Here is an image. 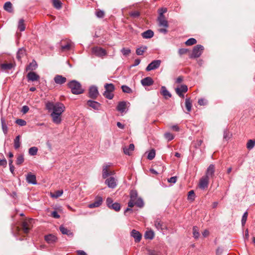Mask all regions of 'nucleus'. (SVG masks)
I'll return each instance as SVG.
<instances>
[{
  "instance_id": "64",
  "label": "nucleus",
  "mask_w": 255,
  "mask_h": 255,
  "mask_svg": "<svg viewBox=\"0 0 255 255\" xmlns=\"http://www.w3.org/2000/svg\"><path fill=\"white\" fill-rule=\"evenodd\" d=\"M177 177L176 176H173L168 179V182L171 183H175L177 181Z\"/></svg>"
},
{
  "instance_id": "9",
  "label": "nucleus",
  "mask_w": 255,
  "mask_h": 255,
  "mask_svg": "<svg viewBox=\"0 0 255 255\" xmlns=\"http://www.w3.org/2000/svg\"><path fill=\"white\" fill-rule=\"evenodd\" d=\"M188 90L187 86L185 85H181L179 87L175 89L176 94L181 98L184 97L183 93H186Z\"/></svg>"
},
{
  "instance_id": "20",
  "label": "nucleus",
  "mask_w": 255,
  "mask_h": 255,
  "mask_svg": "<svg viewBox=\"0 0 255 255\" xmlns=\"http://www.w3.org/2000/svg\"><path fill=\"white\" fill-rule=\"evenodd\" d=\"M154 226L158 230H163L166 229L165 224L159 219H157L155 221Z\"/></svg>"
},
{
  "instance_id": "16",
  "label": "nucleus",
  "mask_w": 255,
  "mask_h": 255,
  "mask_svg": "<svg viewBox=\"0 0 255 255\" xmlns=\"http://www.w3.org/2000/svg\"><path fill=\"white\" fill-rule=\"evenodd\" d=\"M50 116L53 123L56 124H59L61 122V115L55 113H51Z\"/></svg>"
},
{
  "instance_id": "53",
  "label": "nucleus",
  "mask_w": 255,
  "mask_h": 255,
  "mask_svg": "<svg viewBox=\"0 0 255 255\" xmlns=\"http://www.w3.org/2000/svg\"><path fill=\"white\" fill-rule=\"evenodd\" d=\"M121 52L122 53V54L124 55V56H128V55L130 52H131V51L128 48H123L122 50H121Z\"/></svg>"
},
{
  "instance_id": "27",
  "label": "nucleus",
  "mask_w": 255,
  "mask_h": 255,
  "mask_svg": "<svg viewBox=\"0 0 255 255\" xmlns=\"http://www.w3.org/2000/svg\"><path fill=\"white\" fill-rule=\"evenodd\" d=\"M127 107L126 102L123 101L119 103L117 109L118 111L123 113L125 111Z\"/></svg>"
},
{
  "instance_id": "59",
  "label": "nucleus",
  "mask_w": 255,
  "mask_h": 255,
  "mask_svg": "<svg viewBox=\"0 0 255 255\" xmlns=\"http://www.w3.org/2000/svg\"><path fill=\"white\" fill-rule=\"evenodd\" d=\"M202 143H203V140H202V139H199L198 140V139L194 143H193L194 146L196 148H198L199 146H200L201 145Z\"/></svg>"
},
{
  "instance_id": "48",
  "label": "nucleus",
  "mask_w": 255,
  "mask_h": 255,
  "mask_svg": "<svg viewBox=\"0 0 255 255\" xmlns=\"http://www.w3.org/2000/svg\"><path fill=\"white\" fill-rule=\"evenodd\" d=\"M110 208L114 209L116 211H119L121 209V206L119 203L116 202L112 204Z\"/></svg>"
},
{
  "instance_id": "7",
  "label": "nucleus",
  "mask_w": 255,
  "mask_h": 255,
  "mask_svg": "<svg viewBox=\"0 0 255 255\" xmlns=\"http://www.w3.org/2000/svg\"><path fill=\"white\" fill-rule=\"evenodd\" d=\"M209 179L206 176H203L199 180L198 187L202 190H205L208 188L209 185Z\"/></svg>"
},
{
  "instance_id": "62",
  "label": "nucleus",
  "mask_w": 255,
  "mask_h": 255,
  "mask_svg": "<svg viewBox=\"0 0 255 255\" xmlns=\"http://www.w3.org/2000/svg\"><path fill=\"white\" fill-rule=\"evenodd\" d=\"M195 193L193 190H191L188 192V199L193 200L194 199Z\"/></svg>"
},
{
  "instance_id": "29",
  "label": "nucleus",
  "mask_w": 255,
  "mask_h": 255,
  "mask_svg": "<svg viewBox=\"0 0 255 255\" xmlns=\"http://www.w3.org/2000/svg\"><path fill=\"white\" fill-rule=\"evenodd\" d=\"M130 198V200L128 202V207L132 208L135 205L134 201L136 200V193H131Z\"/></svg>"
},
{
  "instance_id": "5",
  "label": "nucleus",
  "mask_w": 255,
  "mask_h": 255,
  "mask_svg": "<svg viewBox=\"0 0 255 255\" xmlns=\"http://www.w3.org/2000/svg\"><path fill=\"white\" fill-rule=\"evenodd\" d=\"M92 53L96 56L102 57L107 55L106 51L100 47H95L92 48Z\"/></svg>"
},
{
  "instance_id": "42",
  "label": "nucleus",
  "mask_w": 255,
  "mask_h": 255,
  "mask_svg": "<svg viewBox=\"0 0 255 255\" xmlns=\"http://www.w3.org/2000/svg\"><path fill=\"white\" fill-rule=\"evenodd\" d=\"M25 54V50L23 49H20L17 53V58L19 60Z\"/></svg>"
},
{
  "instance_id": "43",
  "label": "nucleus",
  "mask_w": 255,
  "mask_h": 255,
  "mask_svg": "<svg viewBox=\"0 0 255 255\" xmlns=\"http://www.w3.org/2000/svg\"><path fill=\"white\" fill-rule=\"evenodd\" d=\"M52 3L55 8L57 9L61 8L62 3L59 0H53Z\"/></svg>"
},
{
  "instance_id": "37",
  "label": "nucleus",
  "mask_w": 255,
  "mask_h": 255,
  "mask_svg": "<svg viewBox=\"0 0 255 255\" xmlns=\"http://www.w3.org/2000/svg\"><path fill=\"white\" fill-rule=\"evenodd\" d=\"M154 234L152 231H147L145 232L144 237L145 239H152L154 238Z\"/></svg>"
},
{
  "instance_id": "28",
  "label": "nucleus",
  "mask_w": 255,
  "mask_h": 255,
  "mask_svg": "<svg viewBox=\"0 0 255 255\" xmlns=\"http://www.w3.org/2000/svg\"><path fill=\"white\" fill-rule=\"evenodd\" d=\"M154 32L152 30L149 29L147 30L143 33H142L141 35L144 38H150L153 36Z\"/></svg>"
},
{
  "instance_id": "10",
  "label": "nucleus",
  "mask_w": 255,
  "mask_h": 255,
  "mask_svg": "<svg viewBox=\"0 0 255 255\" xmlns=\"http://www.w3.org/2000/svg\"><path fill=\"white\" fill-rule=\"evenodd\" d=\"M105 184L109 188L114 189L117 186V180L114 177H110L105 180Z\"/></svg>"
},
{
  "instance_id": "56",
  "label": "nucleus",
  "mask_w": 255,
  "mask_h": 255,
  "mask_svg": "<svg viewBox=\"0 0 255 255\" xmlns=\"http://www.w3.org/2000/svg\"><path fill=\"white\" fill-rule=\"evenodd\" d=\"M248 213L247 212H246L243 217H242V226H244L247 221V218H248Z\"/></svg>"
},
{
  "instance_id": "63",
  "label": "nucleus",
  "mask_w": 255,
  "mask_h": 255,
  "mask_svg": "<svg viewBox=\"0 0 255 255\" xmlns=\"http://www.w3.org/2000/svg\"><path fill=\"white\" fill-rule=\"evenodd\" d=\"M107 206L109 208H111V205L113 204V200L111 198H108L106 200Z\"/></svg>"
},
{
  "instance_id": "54",
  "label": "nucleus",
  "mask_w": 255,
  "mask_h": 255,
  "mask_svg": "<svg viewBox=\"0 0 255 255\" xmlns=\"http://www.w3.org/2000/svg\"><path fill=\"white\" fill-rule=\"evenodd\" d=\"M255 144V142L253 140L250 139L248 141L247 144V147L248 149H252L253 148Z\"/></svg>"
},
{
  "instance_id": "15",
  "label": "nucleus",
  "mask_w": 255,
  "mask_h": 255,
  "mask_svg": "<svg viewBox=\"0 0 255 255\" xmlns=\"http://www.w3.org/2000/svg\"><path fill=\"white\" fill-rule=\"evenodd\" d=\"M26 181L29 184L35 185L37 184L36 176L31 172L28 173L26 177Z\"/></svg>"
},
{
  "instance_id": "55",
  "label": "nucleus",
  "mask_w": 255,
  "mask_h": 255,
  "mask_svg": "<svg viewBox=\"0 0 255 255\" xmlns=\"http://www.w3.org/2000/svg\"><path fill=\"white\" fill-rule=\"evenodd\" d=\"M165 137L168 140H171L174 138V135L170 132H166L164 134Z\"/></svg>"
},
{
  "instance_id": "41",
  "label": "nucleus",
  "mask_w": 255,
  "mask_h": 255,
  "mask_svg": "<svg viewBox=\"0 0 255 255\" xmlns=\"http://www.w3.org/2000/svg\"><path fill=\"white\" fill-rule=\"evenodd\" d=\"M185 107L188 112L191 111L192 108V103L189 98H187L185 100Z\"/></svg>"
},
{
  "instance_id": "36",
  "label": "nucleus",
  "mask_w": 255,
  "mask_h": 255,
  "mask_svg": "<svg viewBox=\"0 0 255 255\" xmlns=\"http://www.w3.org/2000/svg\"><path fill=\"white\" fill-rule=\"evenodd\" d=\"M63 193L62 190H59L55 191L54 193H51V196L53 198H57L60 196H61Z\"/></svg>"
},
{
  "instance_id": "18",
  "label": "nucleus",
  "mask_w": 255,
  "mask_h": 255,
  "mask_svg": "<svg viewBox=\"0 0 255 255\" xmlns=\"http://www.w3.org/2000/svg\"><path fill=\"white\" fill-rule=\"evenodd\" d=\"M131 236L134 239L135 242H139L141 239V235L135 230H132L131 232Z\"/></svg>"
},
{
  "instance_id": "33",
  "label": "nucleus",
  "mask_w": 255,
  "mask_h": 255,
  "mask_svg": "<svg viewBox=\"0 0 255 255\" xmlns=\"http://www.w3.org/2000/svg\"><path fill=\"white\" fill-rule=\"evenodd\" d=\"M37 66L36 61H33L26 67V70H34L36 68Z\"/></svg>"
},
{
  "instance_id": "13",
  "label": "nucleus",
  "mask_w": 255,
  "mask_h": 255,
  "mask_svg": "<svg viewBox=\"0 0 255 255\" xmlns=\"http://www.w3.org/2000/svg\"><path fill=\"white\" fill-rule=\"evenodd\" d=\"M157 21L158 23V26L160 27H163L165 28L168 27V21L165 18V16H158Z\"/></svg>"
},
{
  "instance_id": "47",
  "label": "nucleus",
  "mask_w": 255,
  "mask_h": 255,
  "mask_svg": "<svg viewBox=\"0 0 255 255\" xmlns=\"http://www.w3.org/2000/svg\"><path fill=\"white\" fill-rule=\"evenodd\" d=\"M193 237L195 239H198V237H199L200 233L199 232L198 228L197 227H196V226L193 227Z\"/></svg>"
},
{
  "instance_id": "60",
  "label": "nucleus",
  "mask_w": 255,
  "mask_h": 255,
  "mask_svg": "<svg viewBox=\"0 0 255 255\" xmlns=\"http://www.w3.org/2000/svg\"><path fill=\"white\" fill-rule=\"evenodd\" d=\"M15 123L19 125V126H25L26 125V122L25 121L22 120V119H17Z\"/></svg>"
},
{
  "instance_id": "14",
  "label": "nucleus",
  "mask_w": 255,
  "mask_h": 255,
  "mask_svg": "<svg viewBox=\"0 0 255 255\" xmlns=\"http://www.w3.org/2000/svg\"><path fill=\"white\" fill-rule=\"evenodd\" d=\"M99 92L97 88L95 86L90 87L89 91V96L92 99H95L98 97Z\"/></svg>"
},
{
  "instance_id": "24",
  "label": "nucleus",
  "mask_w": 255,
  "mask_h": 255,
  "mask_svg": "<svg viewBox=\"0 0 255 255\" xmlns=\"http://www.w3.org/2000/svg\"><path fill=\"white\" fill-rule=\"evenodd\" d=\"M109 166L106 165L103 168V178L105 179L107 178L109 175H113L114 174V171H109L108 169Z\"/></svg>"
},
{
  "instance_id": "35",
  "label": "nucleus",
  "mask_w": 255,
  "mask_h": 255,
  "mask_svg": "<svg viewBox=\"0 0 255 255\" xmlns=\"http://www.w3.org/2000/svg\"><path fill=\"white\" fill-rule=\"evenodd\" d=\"M147 50L146 46H141L138 48L136 50V53L138 55H142L143 53Z\"/></svg>"
},
{
  "instance_id": "3",
  "label": "nucleus",
  "mask_w": 255,
  "mask_h": 255,
  "mask_svg": "<svg viewBox=\"0 0 255 255\" xmlns=\"http://www.w3.org/2000/svg\"><path fill=\"white\" fill-rule=\"evenodd\" d=\"M204 50V47L201 45H197L194 46L192 54L191 55V58H197L199 57L202 54Z\"/></svg>"
},
{
  "instance_id": "8",
  "label": "nucleus",
  "mask_w": 255,
  "mask_h": 255,
  "mask_svg": "<svg viewBox=\"0 0 255 255\" xmlns=\"http://www.w3.org/2000/svg\"><path fill=\"white\" fill-rule=\"evenodd\" d=\"M161 61L159 60H155L151 62L146 68L147 71H150L152 70L158 68L160 65Z\"/></svg>"
},
{
  "instance_id": "51",
  "label": "nucleus",
  "mask_w": 255,
  "mask_h": 255,
  "mask_svg": "<svg viewBox=\"0 0 255 255\" xmlns=\"http://www.w3.org/2000/svg\"><path fill=\"white\" fill-rule=\"evenodd\" d=\"M103 95L106 98L110 99V100L112 99L114 97V94L112 92L105 91Z\"/></svg>"
},
{
  "instance_id": "57",
  "label": "nucleus",
  "mask_w": 255,
  "mask_h": 255,
  "mask_svg": "<svg viewBox=\"0 0 255 255\" xmlns=\"http://www.w3.org/2000/svg\"><path fill=\"white\" fill-rule=\"evenodd\" d=\"M129 15L133 18H137L140 16V12L138 11H131L129 13Z\"/></svg>"
},
{
  "instance_id": "38",
  "label": "nucleus",
  "mask_w": 255,
  "mask_h": 255,
  "mask_svg": "<svg viewBox=\"0 0 255 255\" xmlns=\"http://www.w3.org/2000/svg\"><path fill=\"white\" fill-rule=\"evenodd\" d=\"M4 10L7 11L11 12L12 11V4L10 1L6 2L3 6Z\"/></svg>"
},
{
  "instance_id": "49",
  "label": "nucleus",
  "mask_w": 255,
  "mask_h": 255,
  "mask_svg": "<svg viewBox=\"0 0 255 255\" xmlns=\"http://www.w3.org/2000/svg\"><path fill=\"white\" fill-rule=\"evenodd\" d=\"M38 149L36 147H32L29 149V154L31 155H35L37 154Z\"/></svg>"
},
{
  "instance_id": "25",
  "label": "nucleus",
  "mask_w": 255,
  "mask_h": 255,
  "mask_svg": "<svg viewBox=\"0 0 255 255\" xmlns=\"http://www.w3.org/2000/svg\"><path fill=\"white\" fill-rule=\"evenodd\" d=\"M160 93L165 99H168L171 97V94L165 86H162L161 87Z\"/></svg>"
},
{
  "instance_id": "2",
  "label": "nucleus",
  "mask_w": 255,
  "mask_h": 255,
  "mask_svg": "<svg viewBox=\"0 0 255 255\" xmlns=\"http://www.w3.org/2000/svg\"><path fill=\"white\" fill-rule=\"evenodd\" d=\"M68 86L71 89L72 93L74 94H80L83 92L81 85L76 80L70 81L68 83Z\"/></svg>"
},
{
  "instance_id": "11",
  "label": "nucleus",
  "mask_w": 255,
  "mask_h": 255,
  "mask_svg": "<svg viewBox=\"0 0 255 255\" xmlns=\"http://www.w3.org/2000/svg\"><path fill=\"white\" fill-rule=\"evenodd\" d=\"M215 171V167L214 165L210 164L208 167L206 172V174L204 175V176H206L209 179L210 177H213L214 176Z\"/></svg>"
},
{
  "instance_id": "32",
  "label": "nucleus",
  "mask_w": 255,
  "mask_h": 255,
  "mask_svg": "<svg viewBox=\"0 0 255 255\" xmlns=\"http://www.w3.org/2000/svg\"><path fill=\"white\" fill-rule=\"evenodd\" d=\"M1 123L3 132L5 134H6L7 133L8 128L6 124H5V120L3 118H1Z\"/></svg>"
},
{
  "instance_id": "50",
  "label": "nucleus",
  "mask_w": 255,
  "mask_h": 255,
  "mask_svg": "<svg viewBox=\"0 0 255 255\" xmlns=\"http://www.w3.org/2000/svg\"><path fill=\"white\" fill-rule=\"evenodd\" d=\"M122 89L123 92L126 93H132V90L126 85H123L122 86Z\"/></svg>"
},
{
  "instance_id": "46",
  "label": "nucleus",
  "mask_w": 255,
  "mask_h": 255,
  "mask_svg": "<svg viewBox=\"0 0 255 255\" xmlns=\"http://www.w3.org/2000/svg\"><path fill=\"white\" fill-rule=\"evenodd\" d=\"M134 203L135 205L137 206L139 208H141L143 206V202L141 198H137L136 197V200L134 201Z\"/></svg>"
},
{
  "instance_id": "45",
  "label": "nucleus",
  "mask_w": 255,
  "mask_h": 255,
  "mask_svg": "<svg viewBox=\"0 0 255 255\" xmlns=\"http://www.w3.org/2000/svg\"><path fill=\"white\" fill-rule=\"evenodd\" d=\"M196 43H197V40L195 38H189V39H188L185 42V43L187 46H190V45H194V44H196Z\"/></svg>"
},
{
  "instance_id": "26",
  "label": "nucleus",
  "mask_w": 255,
  "mask_h": 255,
  "mask_svg": "<svg viewBox=\"0 0 255 255\" xmlns=\"http://www.w3.org/2000/svg\"><path fill=\"white\" fill-rule=\"evenodd\" d=\"M134 145L133 143H131L129 145L128 147L127 148L126 147H125L124 149V152L125 154L130 155L131 152L134 150Z\"/></svg>"
},
{
  "instance_id": "6",
  "label": "nucleus",
  "mask_w": 255,
  "mask_h": 255,
  "mask_svg": "<svg viewBox=\"0 0 255 255\" xmlns=\"http://www.w3.org/2000/svg\"><path fill=\"white\" fill-rule=\"evenodd\" d=\"M32 221V219H29L28 220H25L22 222L21 229L24 233L27 234L29 232Z\"/></svg>"
},
{
  "instance_id": "23",
  "label": "nucleus",
  "mask_w": 255,
  "mask_h": 255,
  "mask_svg": "<svg viewBox=\"0 0 255 255\" xmlns=\"http://www.w3.org/2000/svg\"><path fill=\"white\" fill-rule=\"evenodd\" d=\"M87 105L96 110H99L101 107V104L99 103L91 100H89L87 102Z\"/></svg>"
},
{
  "instance_id": "61",
  "label": "nucleus",
  "mask_w": 255,
  "mask_h": 255,
  "mask_svg": "<svg viewBox=\"0 0 255 255\" xmlns=\"http://www.w3.org/2000/svg\"><path fill=\"white\" fill-rule=\"evenodd\" d=\"M167 11V9L166 8H161L158 9L159 11V15L158 16H165L163 14L165 12H166Z\"/></svg>"
},
{
  "instance_id": "1",
  "label": "nucleus",
  "mask_w": 255,
  "mask_h": 255,
  "mask_svg": "<svg viewBox=\"0 0 255 255\" xmlns=\"http://www.w3.org/2000/svg\"><path fill=\"white\" fill-rule=\"evenodd\" d=\"M46 108L49 111H52V113H55L59 115H62L65 109V107L62 103H56L53 104L51 102H47L46 104Z\"/></svg>"
},
{
  "instance_id": "39",
  "label": "nucleus",
  "mask_w": 255,
  "mask_h": 255,
  "mask_svg": "<svg viewBox=\"0 0 255 255\" xmlns=\"http://www.w3.org/2000/svg\"><path fill=\"white\" fill-rule=\"evenodd\" d=\"M24 20L23 19H20L18 22V28L20 31H23L25 29V24L24 23Z\"/></svg>"
},
{
  "instance_id": "31",
  "label": "nucleus",
  "mask_w": 255,
  "mask_h": 255,
  "mask_svg": "<svg viewBox=\"0 0 255 255\" xmlns=\"http://www.w3.org/2000/svg\"><path fill=\"white\" fill-rule=\"evenodd\" d=\"M106 91L109 92H112L115 90V86L113 84H106L104 86Z\"/></svg>"
},
{
  "instance_id": "21",
  "label": "nucleus",
  "mask_w": 255,
  "mask_h": 255,
  "mask_svg": "<svg viewBox=\"0 0 255 255\" xmlns=\"http://www.w3.org/2000/svg\"><path fill=\"white\" fill-rule=\"evenodd\" d=\"M154 83L152 79L150 77H146L141 80V83L143 86H149Z\"/></svg>"
},
{
  "instance_id": "4",
  "label": "nucleus",
  "mask_w": 255,
  "mask_h": 255,
  "mask_svg": "<svg viewBox=\"0 0 255 255\" xmlns=\"http://www.w3.org/2000/svg\"><path fill=\"white\" fill-rule=\"evenodd\" d=\"M73 43L69 39L62 40L60 43L61 50L62 51H68L71 49L73 46Z\"/></svg>"
},
{
  "instance_id": "34",
  "label": "nucleus",
  "mask_w": 255,
  "mask_h": 255,
  "mask_svg": "<svg viewBox=\"0 0 255 255\" xmlns=\"http://www.w3.org/2000/svg\"><path fill=\"white\" fill-rule=\"evenodd\" d=\"M13 67L11 63H3L0 65V68L4 70H10Z\"/></svg>"
},
{
  "instance_id": "40",
  "label": "nucleus",
  "mask_w": 255,
  "mask_h": 255,
  "mask_svg": "<svg viewBox=\"0 0 255 255\" xmlns=\"http://www.w3.org/2000/svg\"><path fill=\"white\" fill-rule=\"evenodd\" d=\"M20 135H17L14 140V147L15 149H18L20 146Z\"/></svg>"
},
{
  "instance_id": "22",
  "label": "nucleus",
  "mask_w": 255,
  "mask_h": 255,
  "mask_svg": "<svg viewBox=\"0 0 255 255\" xmlns=\"http://www.w3.org/2000/svg\"><path fill=\"white\" fill-rule=\"evenodd\" d=\"M45 240L48 244H53L57 241V238L55 235L49 234L45 236Z\"/></svg>"
},
{
  "instance_id": "17",
  "label": "nucleus",
  "mask_w": 255,
  "mask_h": 255,
  "mask_svg": "<svg viewBox=\"0 0 255 255\" xmlns=\"http://www.w3.org/2000/svg\"><path fill=\"white\" fill-rule=\"evenodd\" d=\"M27 78L31 81H37L39 80L40 77L34 72H30L27 74Z\"/></svg>"
},
{
  "instance_id": "30",
  "label": "nucleus",
  "mask_w": 255,
  "mask_h": 255,
  "mask_svg": "<svg viewBox=\"0 0 255 255\" xmlns=\"http://www.w3.org/2000/svg\"><path fill=\"white\" fill-rule=\"evenodd\" d=\"M59 230L64 235H67L68 236H73V234L70 230L67 229L66 228H65L63 226H60L59 228Z\"/></svg>"
},
{
  "instance_id": "12",
  "label": "nucleus",
  "mask_w": 255,
  "mask_h": 255,
  "mask_svg": "<svg viewBox=\"0 0 255 255\" xmlns=\"http://www.w3.org/2000/svg\"><path fill=\"white\" fill-rule=\"evenodd\" d=\"M103 203V198L100 196L96 197L94 202L88 205L90 208H94L99 207Z\"/></svg>"
},
{
  "instance_id": "19",
  "label": "nucleus",
  "mask_w": 255,
  "mask_h": 255,
  "mask_svg": "<svg viewBox=\"0 0 255 255\" xmlns=\"http://www.w3.org/2000/svg\"><path fill=\"white\" fill-rule=\"evenodd\" d=\"M54 82L57 84L62 85L66 82V78L60 75H56L54 78Z\"/></svg>"
},
{
  "instance_id": "44",
  "label": "nucleus",
  "mask_w": 255,
  "mask_h": 255,
  "mask_svg": "<svg viewBox=\"0 0 255 255\" xmlns=\"http://www.w3.org/2000/svg\"><path fill=\"white\" fill-rule=\"evenodd\" d=\"M24 161V157L22 154L18 155L17 156L16 164L17 165L21 164Z\"/></svg>"
},
{
  "instance_id": "52",
  "label": "nucleus",
  "mask_w": 255,
  "mask_h": 255,
  "mask_svg": "<svg viewBox=\"0 0 255 255\" xmlns=\"http://www.w3.org/2000/svg\"><path fill=\"white\" fill-rule=\"evenodd\" d=\"M155 155V151L154 149H152L150 151V152L148 153L147 158L149 160H152L153 159Z\"/></svg>"
},
{
  "instance_id": "58",
  "label": "nucleus",
  "mask_w": 255,
  "mask_h": 255,
  "mask_svg": "<svg viewBox=\"0 0 255 255\" xmlns=\"http://www.w3.org/2000/svg\"><path fill=\"white\" fill-rule=\"evenodd\" d=\"M96 14L99 18H103L105 15V12L101 10L98 9L97 10Z\"/></svg>"
}]
</instances>
